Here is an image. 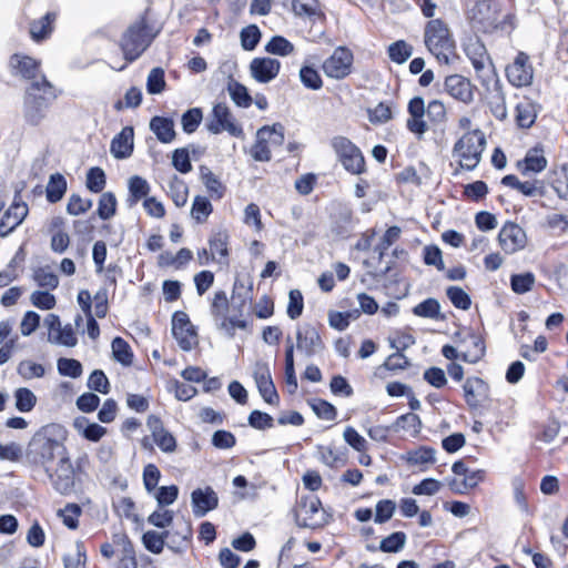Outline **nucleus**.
<instances>
[{"instance_id":"4c0bfd02","label":"nucleus","mask_w":568,"mask_h":568,"mask_svg":"<svg viewBox=\"0 0 568 568\" xmlns=\"http://www.w3.org/2000/svg\"><path fill=\"white\" fill-rule=\"evenodd\" d=\"M14 406L21 413L31 412L37 404V396L27 387H19L13 393Z\"/></svg>"},{"instance_id":"2eb2a0df","label":"nucleus","mask_w":568,"mask_h":568,"mask_svg":"<svg viewBox=\"0 0 568 568\" xmlns=\"http://www.w3.org/2000/svg\"><path fill=\"white\" fill-rule=\"evenodd\" d=\"M9 69L13 77H20L29 81H39L41 73V62L32 57L14 53L9 59Z\"/></svg>"},{"instance_id":"c03bdc74","label":"nucleus","mask_w":568,"mask_h":568,"mask_svg":"<svg viewBox=\"0 0 568 568\" xmlns=\"http://www.w3.org/2000/svg\"><path fill=\"white\" fill-rule=\"evenodd\" d=\"M227 91L233 102L241 108H248L252 103V98L248 94L246 87L231 80L227 83Z\"/></svg>"},{"instance_id":"20e7f679","label":"nucleus","mask_w":568,"mask_h":568,"mask_svg":"<svg viewBox=\"0 0 568 568\" xmlns=\"http://www.w3.org/2000/svg\"><path fill=\"white\" fill-rule=\"evenodd\" d=\"M486 144L483 131L479 129L467 131L454 144L453 156L458 161L462 169L471 171L480 163Z\"/></svg>"},{"instance_id":"72a5a7b5","label":"nucleus","mask_w":568,"mask_h":568,"mask_svg":"<svg viewBox=\"0 0 568 568\" xmlns=\"http://www.w3.org/2000/svg\"><path fill=\"white\" fill-rule=\"evenodd\" d=\"M287 346L285 351V381L290 393L297 389V379L294 368V344L290 337L286 339Z\"/></svg>"},{"instance_id":"473e14b6","label":"nucleus","mask_w":568,"mask_h":568,"mask_svg":"<svg viewBox=\"0 0 568 568\" xmlns=\"http://www.w3.org/2000/svg\"><path fill=\"white\" fill-rule=\"evenodd\" d=\"M128 187L130 193L128 201L130 205L136 204L142 199L145 200L151 190L149 182L139 175H133L129 179Z\"/></svg>"},{"instance_id":"c85d7f7f","label":"nucleus","mask_w":568,"mask_h":568,"mask_svg":"<svg viewBox=\"0 0 568 568\" xmlns=\"http://www.w3.org/2000/svg\"><path fill=\"white\" fill-rule=\"evenodd\" d=\"M200 179L212 199L220 200L223 197L225 186L207 166H200Z\"/></svg>"},{"instance_id":"de8ad7c7","label":"nucleus","mask_w":568,"mask_h":568,"mask_svg":"<svg viewBox=\"0 0 568 568\" xmlns=\"http://www.w3.org/2000/svg\"><path fill=\"white\" fill-rule=\"evenodd\" d=\"M187 193L189 189L186 184L178 176H174L169 184V194L178 207H182L186 204Z\"/></svg>"},{"instance_id":"ea45409f","label":"nucleus","mask_w":568,"mask_h":568,"mask_svg":"<svg viewBox=\"0 0 568 568\" xmlns=\"http://www.w3.org/2000/svg\"><path fill=\"white\" fill-rule=\"evenodd\" d=\"M292 8L298 17L320 18L322 16L318 0H293Z\"/></svg>"},{"instance_id":"a19ab883","label":"nucleus","mask_w":568,"mask_h":568,"mask_svg":"<svg viewBox=\"0 0 568 568\" xmlns=\"http://www.w3.org/2000/svg\"><path fill=\"white\" fill-rule=\"evenodd\" d=\"M491 84L494 85V89L489 98L490 110L497 119L504 120L507 116V108L504 93L500 90L499 80L497 79V84Z\"/></svg>"},{"instance_id":"c756f323","label":"nucleus","mask_w":568,"mask_h":568,"mask_svg":"<svg viewBox=\"0 0 568 568\" xmlns=\"http://www.w3.org/2000/svg\"><path fill=\"white\" fill-rule=\"evenodd\" d=\"M55 13L48 12L42 18L32 21L30 24L31 38L37 42L48 38L53 30L52 24L55 21Z\"/></svg>"},{"instance_id":"bb28decb","label":"nucleus","mask_w":568,"mask_h":568,"mask_svg":"<svg viewBox=\"0 0 568 568\" xmlns=\"http://www.w3.org/2000/svg\"><path fill=\"white\" fill-rule=\"evenodd\" d=\"M547 166V160L539 149H531L527 152L525 159L517 163V168L523 175L539 173Z\"/></svg>"},{"instance_id":"603ef678","label":"nucleus","mask_w":568,"mask_h":568,"mask_svg":"<svg viewBox=\"0 0 568 568\" xmlns=\"http://www.w3.org/2000/svg\"><path fill=\"white\" fill-rule=\"evenodd\" d=\"M413 54V47L404 40H398L388 47V55L393 62L404 63Z\"/></svg>"},{"instance_id":"0e129e2a","label":"nucleus","mask_w":568,"mask_h":568,"mask_svg":"<svg viewBox=\"0 0 568 568\" xmlns=\"http://www.w3.org/2000/svg\"><path fill=\"white\" fill-rule=\"evenodd\" d=\"M407 462L413 465L433 464L435 462V449L420 447L407 453Z\"/></svg>"},{"instance_id":"1a4fd4ad","label":"nucleus","mask_w":568,"mask_h":568,"mask_svg":"<svg viewBox=\"0 0 568 568\" xmlns=\"http://www.w3.org/2000/svg\"><path fill=\"white\" fill-rule=\"evenodd\" d=\"M331 145L346 171L361 174L365 169V160L361 150L345 136H334Z\"/></svg>"},{"instance_id":"4d7b16f0","label":"nucleus","mask_w":568,"mask_h":568,"mask_svg":"<svg viewBox=\"0 0 568 568\" xmlns=\"http://www.w3.org/2000/svg\"><path fill=\"white\" fill-rule=\"evenodd\" d=\"M57 367L60 375L72 378L80 377L83 372L81 363L73 358H59Z\"/></svg>"},{"instance_id":"0eeeda50","label":"nucleus","mask_w":568,"mask_h":568,"mask_svg":"<svg viewBox=\"0 0 568 568\" xmlns=\"http://www.w3.org/2000/svg\"><path fill=\"white\" fill-rule=\"evenodd\" d=\"M465 52L471 61L481 84L487 87V89H489L490 83L497 84V73L485 45L478 40L470 41L466 45Z\"/></svg>"},{"instance_id":"5fc2aeb1","label":"nucleus","mask_w":568,"mask_h":568,"mask_svg":"<svg viewBox=\"0 0 568 568\" xmlns=\"http://www.w3.org/2000/svg\"><path fill=\"white\" fill-rule=\"evenodd\" d=\"M105 173L101 168H91L87 173V187L93 193H100L105 186Z\"/></svg>"},{"instance_id":"09e8293b","label":"nucleus","mask_w":568,"mask_h":568,"mask_svg":"<svg viewBox=\"0 0 568 568\" xmlns=\"http://www.w3.org/2000/svg\"><path fill=\"white\" fill-rule=\"evenodd\" d=\"M536 278L531 272L514 274L510 277L511 290L516 294H525L532 290Z\"/></svg>"},{"instance_id":"7c9ffc66","label":"nucleus","mask_w":568,"mask_h":568,"mask_svg":"<svg viewBox=\"0 0 568 568\" xmlns=\"http://www.w3.org/2000/svg\"><path fill=\"white\" fill-rule=\"evenodd\" d=\"M74 428L90 442H99L106 434L105 427L97 423H89L85 417L77 418Z\"/></svg>"},{"instance_id":"774afa93","label":"nucleus","mask_w":568,"mask_h":568,"mask_svg":"<svg viewBox=\"0 0 568 568\" xmlns=\"http://www.w3.org/2000/svg\"><path fill=\"white\" fill-rule=\"evenodd\" d=\"M203 114L201 109L193 108L187 110L181 119L182 128L185 133H193L202 121Z\"/></svg>"},{"instance_id":"864d4df0","label":"nucleus","mask_w":568,"mask_h":568,"mask_svg":"<svg viewBox=\"0 0 568 568\" xmlns=\"http://www.w3.org/2000/svg\"><path fill=\"white\" fill-rule=\"evenodd\" d=\"M116 199L113 193L105 192L100 196L98 215L102 220H109L115 214Z\"/></svg>"},{"instance_id":"39448f33","label":"nucleus","mask_w":568,"mask_h":568,"mask_svg":"<svg viewBox=\"0 0 568 568\" xmlns=\"http://www.w3.org/2000/svg\"><path fill=\"white\" fill-rule=\"evenodd\" d=\"M155 34L151 33L144 20L131 24L120 41L121 50L128 62L136 60L152 43Z\"/></svg>"},{"instance_id":"6ab92c4d","label":"nucleus","mask_w":568,"mask_h":568,"mask_svg":"<svg viewBox=\"0 0 568 568\" xmlns=\"http://www.w3.org/2000/svg\"><path fill=\"white\" fill-rule=\"evenodd\" d=\"M280 70L281 62L268 57L254 58L250 63V74L258 83L271 82L278 75Z\"/></svg>"},{"instance_id":"6e6d98bb","label":"nucleus","mask_w":568,"mask_h":568,"mask_svg":"<svg viewBox=\"0 0 568 568\" xmlns=\"http://www.w3.org/2000/svg\"><path fill=\"white\" fill-rule=\"evenodd\" d=\"M241 45L244 50H254L261 39V31L255 24L242 29L240 33Z\"/></svg>"},{"instance_id":"9b49d317","label":"nucleus","mask_w":568,"mask_h":568,"mask_svg":"<svg viewBox=\"0 0 568 568\" xmlns=\"http://www.w3.org/2000/svg\"><path fill=\"white\" fill-rule=\"evenodd\" d=\"M206 128L213 134L226 131L229 134L236 138H241L243 135L242 126L236 123L230 109L224 103H217L214 105L211 119L206 123Z\"/></svg>"},{"instance_id":"680f3d73","label":"nucleus","mask_w":568,"mask_h":568,"mask_svg":"<svg viewBox=\"0 0 568 568\" xmlns=\"http://www.w3.org/2000/svg\"><path fill=\"white\" fill-rule=\"evenodd\" d=\"M446 294L452 304L457 308L466 311L471 305L469 295L462 287L449 286Z\"/></svg>"},{"instance_id":"f704fd0d","label":"nucleus","mask_w":568,"mask_h":568,"mask_svg":"<svg viewBox=\"0 0 568 568\" xmlns=\"http://www.w3.org/2000/svg\"><path fill=\"white\" fill-rule=\"evenodd\" d=\"M474 345L476 347V353L474 355H469L467 353H463L462 355H459L457 349L452 345H445L442 348V354L447 359L462 358L464 362L476 363L484 355L485 347L484 343L478 338L474 339Z\"/></svg>"},{"instance_id":"423d86ee","label":"nucleus","mask_w":568,"mask_h":568,"mask_svg":"<svg viewBox=\"0 0 568 568\" xmlns=\"http://www.w3.org/2000/svg\"><path fill=\"white\" fill-rule=\"evenodd\" d=\"M468 21L475 32L490 33L499 26V11L489 0H478L467 12Z\"/></svg>"},{"instance_id":"393cba45","label":"nucleus","mask_w":568,"mask_h":568,"mask_svg":"<svg viewBox=\"0 0 568 568\" xmlns=\"http://www.w3.org/2000/svg\"><path fill=\"white\" fill-rule=\"evenodd\" d=\"M466 403L471 408H477L481 400L488 397L489 387L479 377H468L463 385Z\"/></svg>"},{"instance_id":"052dcab7","label":"nucleus","mask_w":568,"mask_h":568,"mask_svg":"<svg viewBox=\"0 0 568 568\" xmlns=\"http://www.w3.org/2000/svg\"><path fill=\"white\" fill-rule=\"evenodd\" d=\"M440 305L435 298H427L413 308V313L419 317L437 318Z\"/></svg>"},{"instance_id":"6e6552de","label":"nucleus","mask_w":568,"mask_h":568,"mask_svg":"<svg viewBox=\"0 0 568 568\" xmlns=\"http://www.w3.org/2000/svg\"><path fill=\"white\" fill-rule=\"evenodd\" d=\"M295 521L300 527L316 529L326 524L321 500L315 496H302L295 509Z\"/></svg>"},{"instance_id":"f257e3e1","label":"nucleus","mask_w":568,"mask_h":568,"mask_svg":"<svg viewBox=\"0 0 568 568\" xmlns=\"http://www.w3.org/2000/svg\"><path fill=\"white\" fill-rule=\"evenodd\" d=\"M58 94L54 87L44 75L39 81H32L26 90V118L31 124H39Z\"/></svg>"},{"instance_id":"e2e57ef3","label":"nucleus","mask_w":568,"mask_h":568,"mask_svg":"<svg viewBox=\"0 0 568 568\" xmlns=\"http://www.w3.org/2000/svg\"><path fill=\"white\" fill-rule=\"evenodd\" d=\"M343 438L353 449L359 453H364L368 448L367 440L352 426L345 428Z\"/></svg>"},{"instance_id":"a878e982","label":"nucleus","mask_w":568,"mask_h":568,"mask_svg":"<svg viewBox=\"0 0 568 568\" xmlns=\"http://www.w3.org/2000/svg\"><path fill=\"white\" fill-rule=\"evenodd\" d=\"M110 151L116 159H125L133 151V129L125 126L111 141Z\"/></svg>"},{"instance_id":"f3484780","label":"nucleus","mask_w":568,"mask_h":568,"mask_svg":"<svg viewBox=\"0 0 568 568\" xmlns=\"http://www.w3.org/2000/svg\"><path fill=\"white\" fill-rule=\"evenodd\" d=\"M296 348L312 357L325 348L324 342L316 327L310 324L300 326L296 331Z\"/></svg>"},{"instance_id":"ddd939ff","label":"nucleus","mask_w":568,"mask_h":568,"mask_svg":"<svg viewBox=\"0 0 568 568\" xmlns=\"http://www.w3.org/2000/svg\"><path fill=\"white\" fill-rule=\"evenodd\" d=\"M58 465L54 471L47 473L51 479L54 489L62 494L68 495L74 488V469L69 457V453H65L58 459Z\"/></svg>"},{"instance_id":"338daca9","label":"nucleus","mask_w":568,"mask_h":568,"mask_svg":"<svg viewBox=\"0 0 568 568\" xmlns=\"http://www.w3.org/2000/svg\"><path fill=\"white\" fill-rule=\"evenodd\" d=\"M406 542V535L402 531H396L387 536L381 541L379 548L385 552H397Z\"/></svg>"},{"instance_id":"7ed1b4c3","label":"nucleus","mask_w":568,"mask_h":568,"mask_svg":"<svg viewBox=\"0 0 568 568\" xmlns=\"http://www.w3.org/2000/svg\"><path fill=\"white\" fill-rule=\"evenodd\" d=\"M424 42L440 63H449L455 51V40L446 22L440 19L428 21L424 30Z\"/></svg>"},{"instance_id":"5701e85b","label":"nucleus","mask_w":568,"mask_h":568,"mask_svg":"<svg viewBox=\"0 0 568 568\" xmlns=\"http://www.w3.org/2000/svg\"><path fill=\"white\" fill-rule=\"evenodd\" d=\"M193 514L196 517H203L210 510L217 507L219 498L211 487L197 488L191 495Z\"/></svg>"},{"instance_id":"79ce46f5","label":"nucleus","mask_w":568,"mask_h":568,"mask_svg":"<svg viewBox=\"0 0 568 568\" xmlns=\"http://www.w3.org/2000/svg\"><path fill=\"white\" fill-rule=\"evenodd\" d=\"M171 536V531L160 534L158 531L150 530L143 535V544L151 552L160 554L163 550L165 540H169Z\"/></svg>"},{"instance_id":"a211bd4d","label":"nucleus","mask_w":568,"mask_h":568,"mask_svg":"<svg viewBox=\"0 0 568 568\" xmlns=\"http://www.w3.org/2000/svg\"><path fill=\"white\" fill-rule=\"evenodd\" d=\"M498 241L504 252L511 254L525 247L527 237L518 224L508 222L501 227Z\"/></svg>"},{"instance_id":"69168bd1","label":"nucleus","mask_w":568,"mask_h":568,"mask_svg":"<svg viewBox=\"0 0 568 568\" xmlns=\"http://www.w3.org/2000/svg\"><path fill=\"white\" fill-rule=\"evenodd\" d=\"M85 550L82 542H77L73 551L64 556L65 568H84L85 566Z\"/></svg>"},{"instance_id":"4468645a","label":"nucleus","mask_w":568,"mask_h":568,"mask_svg":"<svg viewBox=\"0 0 568 568\" xmlns=\"http://www.w3.org/2000/svg\"><path fill=\"white\" fill-rule=\"evenodd\" d=\"M506 77L510 84L517 88L527 87L532 83L534 68L529 57L519 52L514 61L506 68Z\"/></svg>"},{"instance_id":"3c124183","label":"nucleus","mask_w":568,"mask_h":568,"mask_svg":"<svg viewBox=\"0 0 568 568\" xmlns=\"http://www.w3.org/2000/svg\"><path fill=\"white\" fill-rule=\"evenodd\" d=\"M17 372L23 379H33L43 377L45 368L31 359H24L19 363Z\"/></svg>"},{"instance_id":"f8f14e48","label":"nucleus","mask_w":568,"mask_h":568,"mask_svg":"<svg viewBox=\"0 0 568 568\" xmlns=\"http://www.w3.org/2000/svg\"><path fill=\"white\" fill-rule=\"evenodd\" d=\"M353 53L345 47H338L323 62L322 69L326 77L341 80L346 78L352 70Z\"/></svg>"},{"instance_id":"b1692460","label":"nucleus","mask_w":568,"mask_h":568,"mask_svg":"<svg viewBox=\"0 0 568 568\" xmlns=\"http://www.w3.org/2000/svg\"><path fill=\"white\" fill-rule=\"evenodd\" d=\"M445 91L456 100H459L464 103H469L474 99L473 88L470 82L459 75L453 74L446 78L445 80Z\"/></svg>"},{"instance_id":"bf43d9fd","label":"nucleus","mask_w":568,"mask_h":568,"mask_svg":"<svg viewBox=\"0 0 568 568\" xmlns=\"http://www.w3.org/2000/svg\"><path fill=\"white\" fill-rule=\"evenodd\" d=\"M165 88L164 70L153 68L146 79V91L150 94H159Z\"/></svg>"},{"instance_id":"e433bc0d","label":"nucleus","mask_w":568,"mask_h":568,"mask_svg":"<svg viewBox=\"0 0 568 568\" xmlns=\"http://www.w3.org/2000/svg\"><path fill=\"white\" fill-rule=\"evenodd\" d=\"M48 341L67 347H74L78 343L75 333L70 324L61 325L54 333L48 334Z\"/></svg>"},{"instance_id":"412c9836","label":"nucleus","mask_w":568,"mask_h":568,"mask_svg":"<svg viewBox=\"0 0 568 568\" xmlns=\"http://www.w3.org/2000/svg\"><path fill=\"white\" fill-rule=\"evenodd\" d=\"M146 426L151 432L154 443L163 453H174L176 449L175 437L163 426L162 420L155 416L150 415L146 420Z\"/></svg>"},{"instance_id":"49530a36","label":"nucleus","mask_w":568,"mask_h":568,"mask_svg":"<svg viewBox=\"0 0 568 568\" xmlns=\"http://www.w3.org/2000/svg\"><path fill=\"white\" fill-rule=\"evenodd\" d=\"M210 251L212 254V260L215 258V255H219L221 258H226L229 255L227 244H229V235L225 231H220L214 233L210 240Z\"/></svg>"},{"instance_id":"aec40b11","label":"nucleus","mask_w":568,"mask_h":568,"mask_svg":"<svg viewBox=\"0 0 568 568\" xmlns=\"http://www.w3.org/2000/svg\"><path fill=\"white\" fill-rule=\"evenodd\" d=\"M407 111L409 113L406 122L407 129L418 139H422L428 130L427 122L424 120L427 111L424 99L420 97L413 98L408 102Z\"/></svg>"},{"instance_id":"58836bf2","label":"nucleus","mask_w":568,"mask_h":568,"mask_svg":"<svg viewBox=\"0 0 568 568\" xmlns=\"http://www.w3.org/2000/svg\"><path fill=\"white\" fill-rule=\"evenodd\" d=\"M213 211L210 200L202 195H196L191 207V216L196 223H204Z\"/></svg>"},{"instance_id":"4be33fe9","label":"nucleus","mask_w":568,"mask_h":568,"mask_svg":"<svg viewBox=\"0 0 568 568\" xmlns=\"http://www.w3.org/2000/svg\"><path fill=\"white\" fill-rule=\"evenodd\" d=\"M28 214V206L26 203L18 201L16 195L13 203L3 213L0 220V236H6L19 226Z\"/></svg>"},{"instance_id":"9d476101","label":"nucleus","mask_w":568,"mask_h":568,"mask_svg":"<svg viewBox=\"0 0 568 568\" xmlns=\"http://www.w3.org/2000/svg\"><path fill=\"white\" fill-rule=\"evenodd\" d=\"M172 334L181 349L190 352L199 345L195 326L186 313L178 311L172 316Z\"/></svg>"},{"instance_id":"cd10ccee","label":"nucleus","mask_w":568,"mask_h":568,"mask_svg":"<svg viewBox=\"0 0 568 568\" xmlns=\"http://www.w3.org/2000/svg\"><path fill=\"white\" fill-rule=\"evenodd\" d=\"M150 130L162 143H171L176 135L173 120L164 116H153L150 121Z\"/></svg>"},{"instance_id":"8fccbe9b","label":"nucleus","mask_w":568,"mask_h":568,"mask_svg":"<svg viewBox=\"0 0 568 568\" xmlns=\"http://www.w3.org/2000/svg\"><path fill=\"white\" fill-rule=\"evenodd\" d=\"M252 286L245 287L243 283L235 282L232 294V306L242 314L245 305L252 300Z\"/></svg>"},{"instance_id":"c9c22d12","label":"nucleus","mask_w":568,"mask_h":568,"mask_svg":"<svg viewBox=\"0 0 568 568\" xmlns=\"http://www.w3.org/2000/svg\"><path fill=\"white\" fill-rule=\"evenodd\" d=\"M265 51L273 55L288 57L295 52V47L286 38L274 36L265 44Z\"/></svg>"},{"instance_id":"a18cd8bd","label":"nucleus","mask_w":568,"mask_h":568,"mask_svg":"<svg viewBox=\"0 0 568 568\" xmlns=\"http://www.w3.org/2000/svg\"><path fill=\"white\" fill-rule=\"evenodd\" d=\"M67 191L65 179L61 174H53L47 185V199L55 203L62 199Z\"/></svg>"},{"instance_id":"2f4dec72","label":"nucleus","mask_w":568,"mask_h":568,"mask_svg":"<svg viewBox=\"0 0 568 568\" xmlns=\"http://www.w3.org/2000/svg\"><path fill=\"white\" fill-rule=\"evenodd\" d=\"M537 116V106L536 104L529 100H521L516 106V121L521 128H530L536 120Z\"/></svg>"},{"instance_id":"13d9d810","label":"nucleus","mask_w":568,"mask_h":568,"mask_svg":"<svg viewBox=\"0 0 568 568\" xmlns=\"http://www.w3.org/2000/svg\"><path fill=\"white\" fill-rule=\"evenodd\" d=\"M300 80L304 87L311 90H320L323 85L320 73L314 68L308 65L301 68Z\"/></svg>"},{"instance_id":"dca6fc26","label":"nucleus","mask_w":568,"mask_h":568,"mask_svg":"<svg viewBox=\"0 0 568 568\" xmlns=\"http://www.w3.org/2000/svg\"><path fill=\"white\" fill-rule=\"evenodd\" d=\"M253 378L260 395L267 404H276L278 394L272 381L271 371L266 362H256L253 368Z\"/></svg>"},{"instance_id":"37998d69","label":"nucleus","mask_w":568,"mask_h":568,"mask_svg":"<svg viewBox=\"0 0 568 568\" xmlns=\"http://www.w3.org/2000/svg\"><path fill=\"white\" fill-rule=\"evenodd\" d=\"M112 353L119 363L130 366L133 362V353L130 345L121 337H115L111 344Z\"/></svg>"},{"instance_id":"f03ea898","label":"nucleus","mask_w":568,"mask_h":568,"mask_svg":"<svg viewBox=\"0 0 568 568\" xmlns=\"http://www.w3.org/2000/svg\"><path fill=\"white\" fill-rule=\"evenodd\" d=\"M51 428H43L37 433L30 440L27 449L28 460L34 465L44 468L49 473L50 464L68 453L63 443L54 438Z\"/></svg>"}]
</instances>
